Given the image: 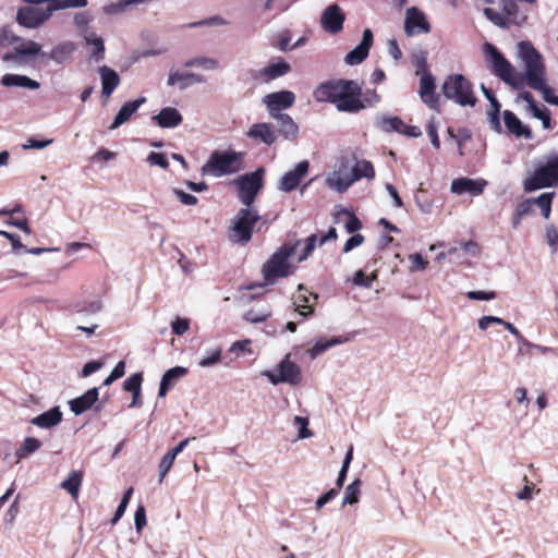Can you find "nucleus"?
I'll use <instances>...</instances> for the list:
<instances>
[{
	"label": "nucleus",
	"mask_w": 558,
	"mask_h": 558,
	"mask_svg": "<svg viewBox=\"0 0 558 558\" xmlns=\"http://www.w3.org/2000/svg\"><path fill=\"white\" fill-rule=\"evenodd\" d=\"M518 49L524 63V77L527 86L541 92L546 102L558 106V95H555L554 90L546 84V68L541 52L527 40L520 41Z\"/></svg>",
	"instance_id": "1"
},
{
	"label": "nucleus",
	"mask_w": 558,
	"mask_h": 558,
	"mask_svg": "<svg viewBox=\"0 0 558 558\" xmlns=\"http://www.w3.org/2000/svg\"><path fill=\"white\" fill-rule=\"evenodd\" d=\"M244 153L235 150H214L202 167L204 175L221 178L242 170Z\"/></svg>",
	"instance_id": "2"
},
{
	"label": "nucleus",
	"mask_w": 558,
	"mask_h": 558,
	"mask_svg": "<svg viewBox=\"0 0 558 558\" xmlns=\"http://www.w3.org/2000/svg\"><path fill=\"white\" fill-rule=\"evenodd\" d=\"M300 240L283 243L263 265V276L266 283H274L277 278H284L292 274L289 258L295 253Z\"/></svg>",
	"instance_id": "3"
},
{
	"label": "nucleus",
	"mask_w": 558,
	"mask_h": 558,
	"mask_svg": "<svg viewBox=\"0 0 558 558\" xmlns=\"http://www.w3.org/2000/svg\"><path fill=\"white\" fill-rule=\"evenodd\" d=\"M262 217L258 210L253 207H244L233 217L228 231V239L234 244L245 245L252 240L256 223Z\"/></svg>",
	"instance_id": "4"
},
{
	"label": "nucleus",
	"mask_w": 558,
	"mask_h": 558,
	"mask_svg": "<svg viewBox=\"0 0 558 558\" xmlns=\"http://www.w3.org/2000/svg\"><path fill=\"white\" fill-rule=\"evenodd\" d=\"M441 93L447 99L462 107H474L477 101L473 84L463 74L448 75L441 85Z\"/></svg>",
	"instance_id": "5"
},
{
	"label": "nucleus",
	"mask_w": 558,
	"mask_h": 558,
	"mask_svg": "<svg viewBox=\"0 0 558 558\" xmlns=\"http://www.w3.org/2000/svg\"><path fill=\"white\" fill-rule=\"evenodd\" d=\"M558 186V154L550 153L546 162L535 168L533 174L525 179L523 189L531 193L541 189Z\"/></svg>",
	"instance_id": "6"
},
{
	"label": "nucleus",
	"mask_w": 558,
	"mask_h": 558,
	"mask_svg": "<svg viewBox=\"0 0 558 558\" xmlns=\"http://www.w3.org/2000/svg\"><path fill=\"white\" fill-rule=\"evenodd\" d=\"M333 105L339 112L357 113L363 110L361 84L353 80H344Z\"/></svg>",
	"instance_id": "7"
},
{
	"label": "nucleus",
	"mask_w": 558,
	"mask_h": 558,
	"mask_svg": "<svg viewBox=\"0 0 558 558\" xmlns=\"http://www.w3.org/2000/svg\"><path fill=\"white\" fill-rule=\"evenodd\" d=\"M483 50L488 58L492 72L512 88H519V84L514 78V66L506 59L497 47L490 43H485Z\"/></svg>",
	"instance_id": "8"
},
{
	"label": "nucleus",
	"mask_w": 558,
	"mask_h": 558,
	"mask_svg": "<svg viewBox=\"0 0 558 558\" xmlns=\"http://www.w3.org/2000/svg\"><path fill=\"white\" fill-rule=\"evenodd\" d=\"M265 170L264 168H257L255 171L243 174L236 180L238 196L240 202L250 207L253 205L256 195L263 189Z\"/></svg>",
	"instance_id": "9"
},
{
	"label": "nucleus",
	"mask_w": 558,
	"mask_h": 558,
	"mask_svg": "<svg viewBox=\"0 0 558 558\" xmlns=\"http://www.w3.org/2000/svg\"><path fill=\"white\" fill-rule=\"evenodd\" d=\"M263 375L267 377L272 385L287 383L295 386L302 380L300 366L290 361V354L286 355V357L279 363L278 374L274 371H265Z\"/></svg>",
	"instance_id": "10"
},
{
	"label": "nucleus",
	"mask_w": 558,
	"mask_h": 558,
	"mask_svg": "<svg viewBox=\"0 0 558 558\" xmlns=\"http://www.w3.org/2000/svg\"><path fill=\"white\" fill-rule=\"evenodd\" d=\"M41 56H47V52L41 51V45L34 40L24 41L15 47L11 51L5 52L2 56V61L13 62L15 65H25L28 59Z\"/></svg>",
	"instance_id": "11"
},
{
	"label": "nucleus",
	"mask_w": 558,
	"mask_h": 558,
	"mask_svg": "<svg viewBox=\"0 0 558 558\" xmlns=\"http://www.w3.org/2000/svg\"><path fill=\"white\" fill-rule=\"evenodd\" d=\"M51 5L46 8L26 5L17 10L16 22L26 28H37L52 15Z\"/></svg>",
	"instance_id": "12"
},
{
	"label": "nucleus",
	"mask_w": 558,
	"mask_h": 558,
	"mask_svg": "<svg viewBox=\"0 0 558 558\" xmlns=\"http://www.w3.org/2000/svg\"><path fill=\"white\" fill-rule=\"evenodd\" d=\"M294 101L295 95L291 90L270 93L263 98V102L271 118H276L278 114H283L281 111L291 108Z\"/></svg>",
	"instance_id": "13"
},
{
	"label": "nucleus",
	"mask_w": 558,
	"mask_h": 558,
	"mask_svg": "<svg viewBox=\"0 0 558 558\" xmlns=\"http://www.w3.org/2000/svg\"><path fill=\"white\" fill-rule=\"evenodd\" d=\"M310 162L307 160L300 161L292 170L286 172L278 182L277 189L284 193L296 190L301 181L308 173Z\"/></svg>",
	"instance_id": "14"
},
{
	"label": "nucleus",
	"mask_w": 558,
	"mask_h": 558,
	"mask_svg": "<svg viewBox=\"0 0 558 558\" xmlns=\"http://www.w3.org/2000/svg\"><path fill=\"white\" fill-rule=\"evenodd\" d=\"M430 31V25L426 20L425 14L416 7H411L407 10L404 20V32L408 36L415 34H427Z\"/></svg>",
	"instance_id": "15"
},
{
	"label": "nucleus",
	"mask_w": 558,
	"mask_h": 558,
	"mask_svg": "<svg viewBox=\"0 0 558 558\" xmlns=\"http://www.w3.org/2000/svg\"><path fill=\"white\" fill-rule=\"evenodd\" d=\"M345 15L337 4H329L322 13V27L329 34H338L343 28Z\"/></svg>",
	"instance_id": "16"
},
{
	"label": "nucleus",
	"mask_w": 558,
	"mask_h": 558,
	"mask_svg": "<svg viewBox=\"0 0 558 558\" xmlns=\"http://www.w3.org/2000/svg\"><path fill=\"white\" fill-rule=\"evenodd\" d=\"M291 72V65L279 58L277 62L269 63L258 71H251L252 77L262 83H269Z\"/></svg>",
	"instance_id": "17"
},
{
	"label": "nucleus",
	"mask_w": 558,
	"mask_h": 558,
	"mask_svg": "<svg viewBox=\"0 0 558 558\" xmlns=\"http://www.w3.org/2000/svg\"><path fill=\"white\" fill-rule=\"evenodd\" d=\"M373 43H374V35H373L372 29L365 28L363 32L361 43L345 54V57H344L345 64L357 65V64L362 63L368 57L369 50L373 46Z\"/></svg>",
	"instance_id": "18"
},
{
	"label": "nucleus",
	"mask_w": 558,
	"mask_h": 558,
	"mask_svg": "<svg viewBox=\"0 0 558 558\" xmlns=\"http://www.w3.org/2000/svg\"><path fill=\"white\" fill-rule=\"evenodd\" d=\"M418 94L428 108L437 110L439 98L436 95L435 77L430 72L421 75Z\"/></svg>",
	"instance_id": "19"
},
{
	"label": "nucleus",
	"mask_w": 558,
	"mask_h": 558,
	"mask_svg": "<svg viewBox=\"0 0 558 558\" xmlns=\"http://www.w3.org/2000/svg\"><path fill=\"white\" fill-rule=\"evenodd\" d=\"M246 136L251 140L263 143L266 146H271L278 138V134L272 129V125L266 122L252 124L246 132Z\"/></svg>",
	"instance_id": "20"
},
{
	"label": "nucleus",
	"mask_w": 558,
	"mask_h": 558,
	"mask_svg": "<svg viewBox=\"0 0 558 558\" xmlns=\"http://www.w3.org/2000/svg\"><path fill=\"white\" fill-rule=\"evenodd\" d=\"M486 184L487 182L483 179L458 178L451 182L450 191L458 195L470 193L473 196H477L483 193Z\"/></svg>",
	"instance_id": "21"
},
{
	"label": "nucleus",
	"mask_w": 558,
	"mask_h": 558,
	"mask_svg": "<svg viewBox=\"0 0 558 558\" xmlns=\"http://www.w3.org/2000/svg\"><path fill=\"white\" fill-rule=\"evenodd\" d=\"M99 388L93 387L85 393L69 401V408L75 415H81L92 409L98 401Z\"/></svg>",
	"instance_id": "22"
},
{
	"label": "nucleus",
	"mask_w": 558,
	"mask_h": 558,
	"mask_svg": "<svg viewBox=\"0 0 558 558\" xmlns=\"http://www.w3.org/2000/svg\"><path fill=\"white\" fill-rule=\"evenodd\" d=\"M344 78H332L320 83L314 90V98L318 102L333 104Z\"/></svg>",
	"instance_id": "23"
},
{
	"label": "nucleus",
	"mask_w": 558,
	"mask_h": 558,
	"mask_svg": "<svg viewBox=\"0 0 558 558\" xmlns=\"http://www.w3.org/2000/svg\"><path fill=\"white\" fill-rule=\"evenodd\" d=\"M519 98L526 102V112L542 121L544 129L551 128L550 111L545 106L539 107L530 92H523L519 95Z\"/></svg>",
	"instance_id": "24"
},
{
	"label": "nucleus",
	"mask_w": 558,
	"mask_h": 558,
	"mask_svg": "<svg viewBox=\"0 0 558 558\" xmlns=\"http://www.w3.org/2000/svg\"><path fill=\"white\" fill-rule=\"evenodd\" d=\"M504 123L508 132L515 137H523L525 140H532L533 133L531 129L525 125L512 111L505 110L502 113Z\"/></svg>",
	"instance_id": "25"
},
{
	"label": "nucleus",
	"mask_w": 558,
	"mask_h": 558,
	"mask_svg": "<svg viewBox=\"0 0 558 558\" xmlns=\"http://www.w3.org/2000/svg\"><path fill=\"white\" fill-rule=\"evenodd\" d=\"M98 73L101 80V95L108 99L119 86L121 78L116 70L107 65L99 66Z\"/></svg>",
	"instance_id": "26"
},
{
	"label": "nucleus",
	"mask_w": 558,
	"mask_h": 558,
	"mask_svg": "<svg viewBox=\"0 0 558 558\" xmlns=\"http://www.w3.org/2000/svg\"><path fill=\"white\" fill-rule=\"evenodd\" d=\"M146 102L145 97H140L137 99L125 102L117 112L109 130H116L125 122L130 120V118L140 109L142 105Z\"/></svg>",
	"instance_id": "27"
},
{
	"label": "nucleus",
	"mask_w": 558,
	"mask_h": 558,
	"mask_svg": "<svg viewBox=\"0 0 558 558\" xmlns=\"http://www.w3.org/2000/svg\"><path fill=\"white\" fill-rule=\"evenodd\" d=\"M160 128L173 129L180 125L183 121V117L177 108L165 107L157 114L151 117Z\"/></svg>",
	"instance_id": "28"
},
{
	"label": "nucleus",
	"mask_w": 558,
	"mask_h": 558,
	"mask_svg": "<svg viewBox=\"0 0 558 558\" xmlns=\"http://www.w3.org/2000/svg\"><path fill=\"white\" fill-rule=\"evenodd\" d=\"M277 121L278 136H282L287 141H294L299 136V125L294 122L291 116L288 113L278 114V117L274 118Z\"/></svg>",
	"instance_id": "29"
},
{
	"label": "nucleus",
	"mask_w": 558,
	"mask_h": 558,
	"mask_svg": "<svg viewBox=\"0 0 558 558\" xmlns=\"http://www.w3.org/2000/svg\"><path fill=\"white\" fill-rule=\"evenodd\" d=\"M186 374L187 368L183 366H174L166 371L160 380L158 397L163 398L177 381Z\"/></svg>",
	"instance_id": "30"
},
{
	"label": "nucleus",
	"mask_w": 558,
	"mask_h": 558,
	"mask_svg": "<svg viewBox=\"0 0 558 558\" xmlns=\"http://www.w3.org/2000/svg\"><path fill=\"white\" fill-rule=\"evenodd\" d=\"M62 412L60 407H53L48 411L33 417L29 422L31 424L40 427V428H51L57 426L62 421Z\"/></svg>",
	"instance_id": "31"
},
{
	"label": "nucleus",
	"mask_w": 558,
	"mask_h": 558,
	"mask_svg": "<svg viewBox=\"0 0 558 558\" xmlns=\"http://www.w3.org/2000/svg\"><path fill=\"white\" fill-rule=\"evenodd\" d=\"M1 84L5 87H22L27 89H38L40 83L27 75L7 73L1 77Z\"/></svg>",
	"instance_id": "32"
},
{
	"label": "nucleus",
	"mask_w": 558,
	"mask_h": 558,
	"mask_svg": "<svg viewBox=\"0 0 558 558\" xmlns=\"http://www.w3.org/2000/svg\"><path fill=\"white\" fill-rule=\"evenodd\" d=\"M349 163V159H342L339 171L333 172L332 177L327 178V184L329 187L335 189L339 193H344L354 183L351 177L347 173L341 174L342 168H345Z\"/></svg>",
	"instance_id": "33"
},
{
	"label": "nucleus",
	"mask_w": 558,
	"mask_h": 558,
	"mask_svg": "<svg viewBox=\"0 0 558 558\" xmlns=\"http://www.w3.org/2000/svg\"><path fill=\"white\" fill-rule=\"evenodd\" d=\"M352 159L354 160V165L352 166L351 170L348 172V174L351 177V179L356 182L363 178L372 180L375 178V169L373 167V163L368 160H357L356 157L353 155Z\"/></svg>",
	"instance_id": "34"
},
{
	"label": "nucleus",
	"mask_w": 558,
	"mask_h": 558,
	"mask_svg": "<svg viewBox=\"0 0 558 558\" xmlns=\"http://www.w3.org/2000/svg\"><path fill=\"white\" fill-rule=\"evenodd\" d=\"M515 1L517 0H501L500 4L508 22L521 26L525 23L527 15L520 10Z\"/></svg>",
	"instance_id": "35"
},
{
	"label": "nucleus",
	"mask_w": 558,
	"mask_h": 558,
	"mask_svg": "<svg viewBox=\"0 0 558 558\" xmlns=\"http://www.w3.org/2000/svg\"><path fill=\"white\" fill-rule=\"evenodd\" d=\"M180 82V89H185L190 83H198L203 84L206 82V77L202 74L193 73V72H186V73H180V72H171L168 77L167 84L169 86H173L175 83Z\"/></svg>",
	"instance_id": "36"
},
{
	"label": "nucleus",
	"mask_w": 558,
	"mask_h": 558,
	"mask_svg": "<svg viewBox=\"0 0 558 558\" xmlns=\"http://www.w3.org/2000/svg\"><path fill=\"white\" fill-rule=\"evenodd\" d=\"M84 40L87 46H92L89 58L95 62H100L105 59V44L104 39L94 32H86Z\"/></svg>",
	"instance_id": "37"
},
{
	"label": "nucleus",
	"mask_w": 558,
	"mask_h": 558,
	"mask_svg": "<svg viewBox=\"0 0 558 558\" xmlns=\"http://www.w3.org/2000/svg\"><path fill=\"white\" fill-rule=\"evenodd\" d=\"M76 47L74 43L64 41L53 47L50 53H47L45 58L54 61L57 64H62L70 59Z\"/></svg>",
	"instance_id": "38"
},
{
	"label": "nucleus",
	"mask_w": 558,
	"mask_h": 558,
	"mask_svg": "<svg viewBox=\"0 0 558 558\" xmlns=\"http://www.w3.org/2000/svg\"><path fill=\"white\" fill-rule=\"evenodd\" d=\"M83 481V472L78 470L71 471L65 480L60 484V487L66 490L73 498H76Z\"/></svg>",
	"instance_id": "39"
},
{
	"label": "nucleus",
	"mask_w": 558,
	"mask_h": 558,
	"mask_svg": "<svg viewBox=\"0 0 558 558\" xmlns=\"http://www.w3.org/2000/svg\"><path fill=\"white\" fill-rule=\"evenodd\" d=\"M344 341L345 339L340 336L332 337L330 339H319L308 351L312 359H316L319 354L326 352L335 345L342 344Z\"/></svg>",
	"instance_id": "40"
},
{
	"label": "nucleus",
	"mask_w": 558,
	"mask_h": 558,
	"mask_svg": "<svg viewBox=\"0 0 558 558\" xmlns=\"http://www.w3.org/2000/svg\"><path fill=\"white\" fill-rule=\"evenodd\" d=\"M41 447V441L35 437H26L20 448L15 451L19 459H25Z\"/></svg>",
	"instance_id": "41"
},
{
	"label": "nucleus",
	"mask_w": 558,
	"mask_h": 558,
	"mask_svg": "<svg viewBox=\"0 0 558 558\" xmlns=\"http://www.w3.org/2000/svg\"><path fill=\"white\" fill-rule=\"evenodd\" d=\"M185 68L201 66L205 70L215 71L219 68V62L210 57H195L184 62Z\"/></svg>",
	"instance_id": "42"
},
{
	"label": "nucleus",
	"mask_w": 558,
	"mask_h": 558,
	"mask_svg": "<svg viewBox=\"0 0 558 558\" xmlns=\"http://www.w3.org/2000/svg\"><path fill=\"white\" fill-rule=\"evenodd\" d=\"M75 313L82 316L95 315L102 310V302L95 300L90 302H78L74 305Z\"/></svg>",
	"instance_id": "43"
},
{
	"label": "nucleus",
	"mask_w": 558,
	"mask_h": 558,
	"mask_svg": "<svg viewBox=\"0 0 558 558\" xmlns=\"http://www.w3.org/2000/svg\"><path fill=\"white\" fill-rule=\"evenodd\" d=\"M362 482L360 478L354 480L351 484H349L344 490V496L342 499V506L354 505L359 501L360 496V487Z\"/></svg>",
	"instance_id": "44"
},
{
	"label": "nucleus",
	"mask_w": 558,
	"mask_h": 558,
	"mask_svg": "<svg viewBox=\"0 0 558 558\" xmlns=\"http://www.w3.org/2000/svg\"><path fill=\"white\" fill-rule=\"evenodd\" d=\"M555 196L554 192H546L535 198V204L541 208L542 215L548 219L551 213V202Z\"/></svg>",
	"instance_id": "45"
},
{
	"label": "nucleus",
	"mask_w": 558,
	"mask_h": 558,
	"mask_svg": "<svg viewBox=\"0 0 558 558\" xmlns=\"http://www.w3.org/2000/svg\"><path fill=\"white\" fill-rule=\"evenodd\" d=\"M88 4L87 0H51L52 12L69 8H85Z\"/></svg>",
	"instance_id": "46"
},
{
	"label": "nucleus",
	"mask_w": 558,
	"mask_h": 558,
	"mask_svg": "<svg viewBox=\"0 0 558 558\" xmlns=\"http://www.w3.org/2000/svg\"><path fill=\"white\" fill-rule=\"evenodd\" d=\"M308 303V296L306 295H299L293 301V305L295 306V311H298L299 315L303 318H307L313 315L314 310L313 307L307 305Z\"/></svg>",
	"instance_id": "47"
},
{
	"label": "nucleus",
	"mask_w": 558,
	"mask_h": 558,
	"mask_svg": "<svg viewBox=\"0 0 558 558\" xmlns=\"http://www.w3.org/2000/svg\"><path fill=\"white\" fill-rule=\"evenodd\" d=\"M404 122L399 117L383 118L381 129L386 132H398L402 133Z\"/></svg>",
	"instance_id": "48"
},
{
	"label": "nucleus",
	"mask_w": 558,
	"mask_h": 558,
	"mask_svg": "<svg viewBox=\"0 0 558 558\" xmlns=\"http://www.w3.org/2000/svg\"><path fill=\"white\" fill-rule=\"evenodd\" d=\"M143 374L134 373L123 381V389L128 392L142 389Z\"/></svg>",
	"instance_id": "49"
},
{
	"label": "nucleus",
	"mask_w": 558,
	"mask_h": 558,
	"mask_svg": "<svg viewBox=\"0 0 558 558\" xmlns=\"http://www.w3.org/2000/svg\"><path fill=\"white\" fill-rule=\"evenodd\" d=\"M317 241H318V235L317 234H311L306 240H305V244H304V247L298 258V262L301 263V262H304L305 259L308 258V256L313 253V251L315 250L316 245H317Z\"/></svg>",
	"instance_id": "50"
},
{
	"label": "nucleus",
	"mask_w": 558,
	"mask_h": 558,
	"mask_svg": "<svg viewBox=\"0 0 558 558\" xmlns=\"http://www.w3.org/2000/svg\"><path fill=\"white\" fill-rule=\"evenodd\" d=\"M225 24H227L226 20H223L219 15H214L208 19H204V20H201L197 22H192L187 25V27L195 28V27H203V26H220V25H225Z\"/></svg>",
	"instance_id": "51"
},
{
	"label": "nucleus",
	"mask_w": 558,
	"mask_h": 558,
	"mask_svg": "<svg viewBox=\"0 0 558 558\" xmlns=\"http://www.w3.org/2000/svg\"><path fill=\"white\" fill-rule=\"evenodd\" d=\"M270 316L269 311H255V310H248L244 315V320L256 324L265 322Z\"/></svg>",
	"instance_id": "52"
},
{
	"label": "nucleus",
	"mask_w": 558,
	"mask_h": 558,
	"mask_svg": "<svg viewBox=\"0 0 558 558\" xmlns=\"http://www.w3.org/2000/svg\"><path fill=\"white\" fill-rule=\"evenodd\" d=\"M426 132H427V135H428V137L430 140L432 145L436 149H439L440 148V141H439V136H438V126H437V123L435 121V118H432L428 121L427 126H426Z\"/></svg>",
	"instance_id": "53"
},
{
	"label": "nucleus",
	"mask_w": 558,
	"mask_h": 558,
	"mask_svg": "<svg viewBox=\"0 0 558 558\" xmlns=\"http://www.w3.org/2000/svg\"><path fill=\"white\" fill-rule=\"evenodd\" d=\"M174 460H175V457L171 456V453L169 451L162 457V459L159 463V482L160 483L162 482L163 477L167 475V473L172 468Z\"/></svg>",
	"instance_id": "54"
},
{
	"label": "nucleus",
	"mask_w": 558,
	"mask_h": 558,
	"mask_svg": "<svg viewBox=\"0 0 558 558\" xmlns=\"http://www.w3.org/2000/svg\"><path fill=\"white\" fill-rule=\"evenodd\" d=\"M129 8V4L125 3V0H120L118 2L108 3L102 8L105 14L108 15H117L123 13Z\"/></svg>",
	"instance_id": "55"
},
{
	"label": "nucleus",
	"mask_w": 558,
	"mask_h": 558,
	"mask_svg": "<svg viewBox=\"0 0 558 558\" xmlns=\"http://www.w3.org/2000/svg\"><path fill=\"white\" fill-rule=\"evenodd\" d=\"M146 160L150 166H158L162 169H168L169 167V161L163 153L151 151Z\"/></svg>",
	"instance_id": "56"
},
{
	"label": "nucleus",
	"mask_w": 558,
	"mask_h": 558,
	"mask_svg": "<svg viewBox=\"0 0 558 558\" xmlns=\"http://www.w3.org/2000/svg\"><path fill=\"white\" fill-rule=\"evenodd\" d=\"M484 13L487 16V19L490 20L495 25L500 26V27H507L508 20L505 14L497 13V12H495V10H493L490 8H486L484 10Z\"/></svg>",
	"instance_id": "57"
},
{
	"label": "nucleus",
	"mask_w": 558,
	"mask_h": 558,
	"mask_svg": "<svg viewBox=\"0 0 558 558\" xmlns=\"http://www.w3.org/2000/svg\"><path fill=\"white\" fill-rule=\"evenodd\" d=\"M375 276L366 277L362 270H357L352 278L353 284L363 288H372Z\"/></svg>",
	"instance_id": "58"
},
{
	"label": "nucleus",
	"mask_w": 558,
	"mask_h": 558,
	"mask_svg": "<svg viewBox=\"0 0 558 558\" xmlns=\"http://www.w3.org/2000/svg\"><path fill=\"white\" fill-rule=\"evenodd\" d=\"M220 357H221V349L220 348H216L215 350H213L208 356H205L203 357L199 362H198V365L201 367H209L216 363H218L220 361Z\"/></svg>",
	"instance_id": "59"
},
{
	"label": "nucleus",
	"mask_w": 558,
	"mask_h": 558,
	"mask_svg": "<svg viewBox=\"0 0 558 558\" xmlns=\"http://www.w3.org/2000/svg\"><path fill=\"white\" fill-rule=\"evenodd\" d=\"M362 101L364 102V109L366 107H373L380 101V97L377 94L376 89H367L364 93L362 92Z\"/></svg>",
	"instance_id": "60"
},
{
	"label": "nucleus",
	"mask_w": 558,
	"mask_h": 558,
	"mask_svg": "<svg viewBox=\"0 0 558 558\" xmlns=\"http://www.w3.org/2000/svg\"><path fill=\"white\" fill-rule=\"evenodd\" d=\"M146 510L143 505H140L134 513V524L137 532H141L146 525Z\"/></svg>",
	"instance_id": "61"
},
{
	"label": "nucleus",
	"mask_w": 558,
	"mask_h": 558,
	"mask_svg": "<svg viewBox=\"0 0 558 558\" xmlns=\"http://www.w3.org/2000/svg\"><path fill=\"white\" fill-rule=\"evenodd\" d=\"M546 240L553 252L558 251V231L554 225L546 228Z\"/></svg>",
	"instance_id": "62"
},
{
	"label": "nucleus",
	"mask_w": 558,
	"mask_h": 558,
	"mask_svg": "<svg viewBox=\"0 0 558 558\" xmlns=\"http://www.w3.org/2000/svg\"><path fill=\"white\" fill-rule=\"evenodd\" d=\"M171 327L174 335L182 336L189 330L190 322L186 318L177 317Z\"/></svg>",
	"instance_id": "63"
},
{
	"label": "nucleus",
	"mask_w": 558,
	"mask_h": 558,
	"mask_svg": "<svg viewBox=\"0 0 558 558\" xmlns=\"http://www.w3.org/2000/svg\"><path fill=\"white\" fill-rule=\"evenodd\" d=\"M93 20L94 17L89 12H80L74 15V24L80 29H86Z\"/></svg>",
	"instance_id": "64"
}]
</instances>
